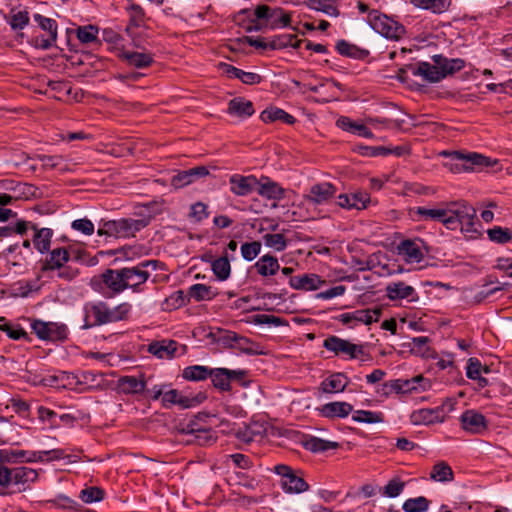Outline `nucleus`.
<instances>
[{
  "instance_id": "nucleus-32",
  "label": "nucleus",
  "mask_w": 512,
  "mask_h": 512,
  "mask_svg": "<svg viewBox=\"0 0 512 512\" xmlns=\"http://www.w3.org/2000/svg\"><path fill=\"white\" fill-rule=\"evenodd\" d=\"M198 404L195 398H190L181 394L176 389L166 391L162 397V405L165 408H170L172 405H178L182 409L194 407Z\"/></svg>"
},
{
  "instance_id": "nucleus-9",
  "label": "nucleus",
  "mask_w": 512,
  "mask_h": 512,
  "mask_svg": "<svg viewBox=\"0 0 512 512\" xmlns=\"http://www.w3.org/2000/svg\"><path fill=\"white\" fill-rule=\"evenodd\" d=\"M323 347L336 356H347L349 359H361L362 361L369 358L364 345H357L334 335L323 341Z\"/></svg>"
},
{
  "instance_id": "nucleus-40",
  "label": "nucleus",
  "mask_w": 512,
  "mask_h": 512,
  "mask_svg": "<svg viewBox=\"0 0 512 512\" xmlns=\"http://www.w3.org/2000/svg\"><path fill=\"white\" fill-rule=\"evenodd\" d=\"M260 118L264 123H273L276 121H280L285 124L292 125L296 121L294 116L276 107L267 108L264 111H262Z\"/></svg>"
},
{
  "instance_id": "nucleus-19",
  "label": "nucleus",
  "mask_w": 512,
  "mask_h": 512,
  "mask_svg": "<svg viewBox=\"0 0 512 512\" xmlns=\"http://www.w3.org/2000/svg\"><path fill=\"white\" fill-rule=\"evenodd\" d=\"M38 472L26 466L12 468L11 486H16L18 492L26 491L38 480Z\"/></svg>"
},
{
  "instance_id": "nucleus-45",
  "label": "nucleus",
  "mask_w": 512,
  "mask_h": 512,
  "mask_svg": "<svg viewBox=\"0 0 512 512\" xmlns=\"http://www.w3.org/2000/svg\"><path fill=\"white\" fill-rule=\"evenodd\" d=\"M189 300L192 298L195 301L212 300L216 297L217 292L211 286L205 284H194L188 289Z\"/></svg>"
},
{
  "instance_id": "nucleus-56",
  "label": "nucleus",
  "mask_w": 512,
  "mask_h": 512,
  "mask_svg": "<svg viewBox=\"0 0 512 512\" xmlns=\"http://www.w3.org/2000/svg\"><path fill=\"white\" fill-rule=\"evenodd\" d=\"M212 270L219 280H226L231 272L227 256L219 257L212 262Z\"/></svg>"
},
{
  "instance_id": "nucleus-15",
  "label": "nucleus",
  "mask_w": 512,
  "mask_h": 512,
  "mask_svg": "<svg viewBox=\"0 0 512 512\" xmlns=\"http://www.w3.org/2000/svg\"><path fill=\"white\" fill-rule=\"evenodd\" d=\"M381 312L382 309L380 307H375L373 309H359L339 315L338 320L345 325H349L351 328L358 323L370 325L371 323L379 320Z\"/></svg>"
},
{
  "instance_id": "nucleus-27",
  "label": "nucleus",
  "mask_w": 512,
  "mask_h": 512,
  "mask_svg": "<svg viewBox=\"0 0 512 512\" xmlns=\"http://www.w3.org/2000/svg\"><path fill=\"white\" fill-rule=\"evenodd\" d=\"M258 183L256 191L261 197L274 201H279L284 198L285 189L277 182H274L267 177H263L258 180Z\"/></svg>"
},
{
  "instance_id": "nucleus-7",
  "label": "nucleus",
  "mask_w": 512,
  "mask_h": 512,
  "mask_svg": "<svg viewBox=\"0 0 512 512\" xmlns=\"http://www.w3.org/2000/svg\"><path fill=\"white\" fill-rule=\"evenodd\" d=\"M157 263L155 260H145L136 266L122 268L126 289H131L135 293L142 292L143 284L149 279L151 271L156 270Z\"/></svg>"
},
{
  "instance_id": "nucleus-57",
  "label": "nucleus",
  "mask_w": 512,
  "mask_h": 512,
  "mask_svg": "<svg viewBox=\"0 0 512 512\" xmlns=\"http://www.w3.org/2000/svg\"><path fill=\"white\" fill-rule=\"evenodd\" d=\"M70 378L74 379L75 377L67 372H59V374L44 377L42 382L44 385L51 387H65L66 385L72 384Z\"/></svg>"
},
{
  "instance_id": "nucleus-35",
  "label": "nucleus",
  "mask_w": 512,
  "mask_h": 512,
  "mask_svg": "<svg viewBox=\"0 0 512 512\" xmlns=\"http://www.w3.org/2000/svg\"><path fill=\"white\" fill-rule=\"evenodd\" d=\"M73 33L75 34L79 42L83 45L97 46L100 44V39L98 37L99 28L95 25L88 24L78 26L73 30Z\"/></svg>"
},
{
  "instance_id": "nucleus-8",
  "label": "nucleus",
  "mask_w": 512,
  "mask_h": 512,
  "mask_svg": "<svg viewBox=\"0 0 512 512\" xmlns=\"http://www.w3.org/2000/svg\"><path fill=\"white\" fill-rule=\"evenodd\" d=\"M368 22L373 30L387 39L399 40L406 33L402 24L377 10L369 12Z\"/></svg>"
},
{
  "instance_id": "nucleus-44",
  "label": "nucleus",
  "mask_w": 512,
  "mask_h": 512,
  "mask_svg": "<svg viewBox=\"0 0 512 512\" xmlns=\"http://www.w3.org/2000/svg\"><path fill=\"white\" fill-rule=\"evenodd\" d=\"M233 349L247 355L264 354L263 348L259 343L253 342L251 339L239 334L237 335Z\"/></svg>"
},
{
  "instance_id": "nucleus-21",
  "label": "nucleus",
  "mask_w": 512,
  "mask_h": 512,
  "mask_svg": "<svg viewBox=\"0 0 512 512\" xmlns=\"http://www.w3.org/2000/svg\"><path fill=\"white\" fill-rule=\"evenodd\" d=\"M258 184V179L253 175L234 174L229 178L230 191L237 196L249 195Z\"/></svg>"
},
{
  "instance_id": "nucleus-55",
  "label": "nucleus",
  "mask_w": 512,
  "mask_h": 512,
  "mask_svg": "<svg viewBox=\"0 0 512 512\" xmlns=\"http://www.w3.org/2000/svg\"><path fill=\"white\" fill-rule=\"evenodd\" d=\"M430 477L435 481L446 482L453 480V471L445 462H439L433 466Z\"/></svg>"
},
{
  "instance_id": "nucleus-31",
  "label": "nucleus",
  "mask_w": 512,
  "mask_h": 512,
  "mask_svg": "<svg viewBox=\"0 0 512 512\" xmlns=\"http://www.w3.org/2000/svg\"><path fill=\"white\" fill-rule=\"evenodd\" d=\"M386 292L387 297L393 301L401 299L416 301L418 299L415 289L401 281L390 283L386 288Z\"/></svg>"
},
{
  "instance_id": "nucleus-53",
  "label": "nucleus",
  "mask_w": 512,
  "mask_h": 512,
  "mask_svg": "<svg viewBox=\"0 0 512 512\" xmlns=\"http://www.w3.org/2000/svg\"><path fill=\"white\" fill-rule=\"evenodd\" d=\"M228 77L240 79L245 84H256L261 81V76L257 73L245 72L235 66H229L227 69Z\"/></svg>"
},
{
  "instance_id": "nucleus-62",
  "label": "nucleus",
  "mask_w": 512,
  "mask_h": 512,
  "mask_svg": "<svg viewBox=\"0 0 512 512\" xmlns=\"http://www.w3.org/2000/svg\"><path fill=\"white\" fill-rule=\"evenodd\" d=\"M12 468L5 465L4 462L0 461V495H8L11 492L8 489L11 487L12 479Z\"/></svg>"
},
{
  "instance_id": "nucleus-6",
  "label": "nucleus",
  "mask_w": 512,
  "mask_h": 512,
  "mask_svg": "<svg viewBox=\"0 0 512 512\" xmlns=\"http://www.w3.org/2000/svg\"><path fill=\"white\" fill-rule=\"evenodd\" d=\"M89 285L93 291L106 297L119 295L126 290L122 268L106 269L101 274L93 276Z\"/></svg>"
},
{
  "instance_id": "nucleus-47",
  "label": "nucleus",
  "mask_w": 512,
  "mask_h": 512,
  "mask_svg": "<svg viewBox=\"0 0 512 512\" xmlns=\"http://www.w3.org/2000/svg\"><path fill=\"white\" fill-rule=\"evenodd\" d=\"M119 57L121 60H126L130 64L145 65L151 64L152 62L150 54H147L144 51L121 50L119 52Z\"/></svg>"
},
{
  "instance_id": "nucleus-28",
  "label": "nucleus",
  "mask_w": 512,
  "mask_h": 512,
  "mask_svg": "<svg viewBox=\"0 0 512 512\" xmlns=\"http://www.w3.org/2000/svg\"><path fill=\"white\" fill-rule=\"evenodd\" d=\"M289 284L296 290L314 291L324 285L325 280H322L317 274H303L290 277Z\"/></svg>"
},
{
  "instance_id": "nucleus-36",
  "label": "nucleus",
  "mask_w": 512,
  "mask_h": 512,
  "mask_svg": "<svg viewBox=\"0 0 512 512\" xmlns=\"http://www.w3.org/2000/svg\"><path fill=\"white\" fill-rule=\"evenodd\" d=\"M32 229L34 231L32 241L35 249L42 254L48 252L51 246L53 230L50 228H38L36 225H32Z\"/></svg>"
},
{
  "instance_id": "nucleus-38",
  "label": "nucleus",
  "mask_w": 512,
  "mask_h": 512,
  "mask_svg": "<svg viewBox=\"0 0 512 512\" xmlns=\"http://www.w3.org/2000/svg\"><path fill=\"white\" fill-rule=\"evenodd\" d=\"M348 384L347 377L343 373H334L320 384V389L324 393L343 392Z\"/></svg>"
},
{
  "instance_id": "nucleus-34",
  "label": "nucleus",
  "mask_w": 512,
  "mask_h": 512,
  "mask_svg": "<svg viewBox=\"0 0 512 512\" xmlns=\"http://www.w3.org/2000/svg\"><path fill=\"white\" fill-rule=\"evenodd\" d=\"M34 21L48 33V38L43 40L40 46L42 48L50 47L57 38V23L55 20L45 17L41 14H34Z\"/></svg>"
},
{
  "instance_id": "nucleus-63",
  "label": "nucleus",
  "mask_w": 512,
  "mask_h": 512,
  "mask_svg": "<svg viewBox=\"0 0 512 512\" xmlns=\"http://www.w3.org/2000/svg\"><path fill=\"white\" fill-rule=\"evenodd\" d=\"M489 239L493 242L504 244L512 239V233L508 228L495 226L487 231Z\"/></svg>"
},
{
  "instance_id": "nucleus-23",
  "label": "nucleus",
  "mask_w": 512,
  "mask_h": 512,
  "mask_svg": "<svg viewBox=\"0 0 512 512\" xmlns=\"http://www.w3.org/2000/svg\"><path fill=\"white\" fill-rule=\"evenodd\" d=\"M209 174V170L205 166H196L187 170L179 171L171 180L173 187L179 189L194 183L200 178Z\"/></svg>"
},
{
  "instance_id": "nucleus-41",
  "label": "nucleus",
  "mask_w": 512,
  "mask_h": 512,
  "mask_svg": "<svg viewBox=\"0 0 512 512\" xmlns=\"http://www.w3.org/2000/svg\"><path fill=\"white\" fill-rule=\"evenodd\" d=\"M255 268L261 276L267 277L275 275L280 265L276 257L266 254L257 260Z\"/></svg>"
},
{
  "instance_id": "nucleus-22",
  "label": "nucleus",
  "mask_w": 512,
  "mask_h": 512,
  "mask_svg": "<svg viewBox=\"0 0 512 512\" xmlns=\"http://www.w3.org/2000/svg\"><path fill=\"white\" fill-rule=\"evenodd\" d=\"M412 215L417 221H437L445 226L446 223V202L440 203L437 207H415Z\"/></svg>"
},
{
  "instance_id": "nucleus-59",
  "label": "nucleus",
  "mask_w": 512,
  "mask_h": 512,
  "mask_svg": "<svg viewBox=\"0 0 512 512\" xmlns=\"http://www.w3.org/2000/svg\"><path fill=\"white\" fill-rule=\"evenodd\" d=\"M0 330L6 332L8 337L13 340L29 339L28 333L19 324L5 322L0 324Z\"/></svg>"
},
{
  "instance_id": "nucleus-2",
  "label": "nucleus",
  "mask_w": 512,
  "mask_h": 512,
  "mask_svg": "<svg viewBox=\"0 0 512 512\" xmlns=\"http://www.w3.org/2000/svg\"><path fill=\"white\" fill-rule=\"evenodd\" d=\"M446 223L448 230H460L468 238H477L479 235L476 209L465 200L446 202Z\"/></svg>"
},
{
  "instance_id": "nucleus-42",
  "label": "nucleus",
  "mask_w": 512,
  "mask_h": 512,
  "mask_svg": "<svg viewBox=\"0 0 512 512\" xmlns=\"http://www.w3.org/2000/svg\"><path fill=\"white\" fill-rule=\"evenodd\" d=\"M237 333L225 329L218 328L215 331H211L208 337L212 342L222 346L223 348L233 349Z\"/></svg>"
},
{
  "instance_id": "nucleus-33",
  "label": "nucleus",
  "mask_w": 512,
  "mask_h": 512,
  "mask_svg": "<svg viewBox=\"0 0 512 512\" xmlns=\"http://www.w3.org/2000/svg\"><path fill=\"white\" fill-rule=\"evenodd\" d=\"M227 112L239 118H248L255 113L253 103L242 97H236L229 101Z\"/></svg>"
},
{
  "instance_id": "nucleus-18",
  "label": "nucleus",
  "mask_w": 512,
  "mask_h": 512,
  "mask_svg": "<svg viewBox=\"0 0 512 512\" xmlns=\"http://www.w3.org/2000/svg\"><path fill=\"white\" fill-rule=\"evenodd\" d=\"M462 428L471 434H482L488 428V422L483 414L468 409L464 411L460 417Z\"/></svg>"
},
{
  "instance_id": "nucleus-43",
  "label": "nucleus",
  "mask_w": 512,
  "mask_h": 512,
  "mask_svg": "<svg viewBox=\"0 0 512 512\" xmlns=\"http://www.w3.org/2000/svg\"><path fill=\"white\" fill-rule=\"evenodd\" d=\"M410 4L419 9L441 14L449 9L451 0H410Z\"/></svg>"
},
{
  "instance_id": "nucleus-25",
  "label": "nucleus",
  "mask_w": 512,
  "mask_h": 512,
  "mask_svg": "<svg viewBox=\"0 0 512 512\" xmlns=\"http://www.w3.org/2000/svg\"><path fill=\"white\" fill-rule=\"evenodd\" d=\"M337 205L347 210H362L367 208L370 196L366 192L358 191L351 194H340L337 197Z\"/></svg>"
},
{
  "instance_id": "nucleus-58",
  "label": "nucleus",
  "mask_w": 512,
  "mask_h": 512,
  "mask_svg": "<svg viewBox=\"0 0 512 512\" xmlns=\"http://www.w3.org/2000/svg\"><path fill=\"white\" fill-rule=\"evenodd\" d=\"M104 491L95 486L87 487L80 491L79 498L86 504L99 502L104 498Z\"/></svg>"
},
{
  "instance_id": "nucleus-5",
  "label": "nucleus",
  "mask_w": 512,
  "mask_h": 512,
  "mask_svg": "<svg viewBox=\"0 0 512 512\" xmlns=\"http://www.w3.org/2000/svg\"><path fill=\"white\" fill-rule=\"evenodd\" d=\"M149 220L145 218H121L118 220L106 221L98 229L99 236H109L115 238L134 237L137 232L145 228Z\"/></svg>"
},
{
  "instance_id": "nucleus-37",
  "label": "nucleus",
  "mask_w": 512,
  "mask_h": 512,
  "mask_svg": "<svg viewBox=\"0 0 512 512\" xmlns=\"http://www.w3.org/2000/svg\"><path fill=\"white\" fill-rule=\"evenodd\" d=\"M335 48L340 55L355 60L363 61L369 55V51L367 49L360 48L346 40L337 41Z\"/></svg>"
},
{
  "instance_id": "nucleus-24",
  "label": "nucleus",
  "mask_w": 512,
  "mask_h": 512,
  "mask_svg": "<svg viewBox=\"0 0 512 512\" xmlns=\"http://www.w3.org/2000/svg\"><path fill=\"white\" fill-rule=\"evenodd\" d=\"M445 418L442 408H422L413 411L410 415V421L414 425H430L438 422H443Z\"/></svg>"
},
{
  "instance_id": "nucleus-3",
  "label": "nucleus",
  "mask_w": 512,
  "mask_h": 512,
  "mask_svg": "<svg viewBox=\"0 0 512 512\" xmlns=\"http://www.w3.org/2000/svg\"><path fill=\"white\" fill-rule=\"evenodd\" d=\"M291 24V14L285 12L280 7H270L268 5H258L254 10L247 31H260L265 28L275 29L278 27H288Z\"/></svg>"
},
{
  "instance_id": "nucleus-46",
  "label": "nucleus",
  "mask_w": 512,
  "mask_h": 512,
  "mask_svg": "<svg viewBox=\"0 0 512 512\" xmlns=\"http://www.w3.org/2000/svg\"><path fill=\"white\" fill-rule=\"evenodd\" d=\"M230 373L229 369L226 368H216L212 369V373L210 378L213 382V385L216 388H219L223 391L230 390Z\"/></svg>"
},
{
  "instance_id": "nucleus-61",
  "label": "nucleus",
  "mask_w": 512,
  "mask_h": 512,
  "mask_svg": "<svg viewBox=\"0 0 512 512\" xmlns=\"http://www.w3.org/2000/svg\"><path fill=\"white\" fill-rule=\"evenodd\" d=\"M29 20V13L27 11H18L15 13L12 11L8 23L12 30L17 31L24 29L29 24Z\"/></svg>"
},
{
  "instance_id": "nucleus-50",
  "label": "nucleus",
  "mask_w": 512,
  "mask_h": 512,
  "mask_svg": "<svg viewBox=\"0 0 512 512\" xmlns=\"http://www.w3.org/2000/svg\"><path fill=\"white\" fill-rule=\"evenodd\" d=\"M352 420L357 423L374 424L384 421L383 413L368 410H353Z\"/></svg>"
},
{
  "instance_id": "nucleus-64",
  "label": "nucleus",
  "mask_w": 512,
  "mask_h": 512,
  "mask_svg": "<svg viewBox=\"0 0 512 512\" xmlns=\"http://www.w3.org/2000/svg\"><path fill=\"white\" fill-rule=\"evenodd\" d=\"M459 159H465V163L469 171H473L477 167L488 166L489 164L488 159L485 156L475 152L464 154V157Z\"/></svg>"
},
{
  "instance_id": "nucleus-14",
  "label": "nucleus",
  "mask_w": 512,
  "mask_h": 512,
  "mask_svg": "<svg viewBox=\"0 0 512 512\" xmlns=\"http://www.w3.org/2000/svg\"><path fill=\"white\" fill-rule=\"evenodd\" d=\"M245 40L248 42L250 46H253L261 50H276L285 48L287 46L297 48L299 47L300 44V41L297 40L296 36L292 34L276 36L273 37L271 40H267L266 38L263 37L247 36L245 37Z\"/></svg>"
},
{
  "instance_id": "nucleus-51",
  "label": "nucleus",
  "mask_w": 512,
  "mask_h": 512,
  "mask_svg": "<svg viewBox=\"0 0 512 512\" xmlns=\"http://www.w3.org/2000/svg\"><path fill=\"white\" fill-rule=\"evenodd\" d=\"M305 447L306 449L314 453H317L337 449L339 447V443L312 437L311 439L306 441Z\"/></svg>"
},
{
  "instance_id": "nucleus-12",
  "label": "nucleus",
  "mask_w": 512,
  "mask_h": 512,
  "mask_svg": "<svg viewBox=\"0 0 512 512\" xmlns=\"http://www.w3.org/2000/svg\"><path fill=\"white\" fill-rule=\"evenodd\" d=\"M273 471L281 476V487L289 494H298L307 491L309 485L307 482L288 465L278 464Z\"/></svg>"
},
{
  "instance_id": "nucleus-20",
  "label": "nucleus",
  "mask_w": 512,
  "mask_h": 512,
  "mask_svg": "<svg viewBox=\"0 0 512 512\" xmlns=\"http://www.w3.org/2000/svg\"><path fill=\"white\" fill-rule=\"evenodd\" d=\"M318 414L330 420L343 419L353 412V406L345 401H332L316 408Z\"/></svg>"
},
{
  "instance_id": "nucleus-4",
  "label": "nucleus",
  "mask_w": 512,
  "mask_h": 512,
  "mask_svg": "<svg viewBox=\"0 0 512 512\" xmlns=\"http://www.w3.org/2000/svg\"><path fill=\"white\" fill-rule=\"evenodd\" d=\"M66 456L63 449L29 451L9 448L0 450V461L5 464L54 461L64 459Z\"/></svg>"
},
{
  "instance_id": "nucleus-30",
  "label": "nucleus",
  "mask_w": 512,
  "mask_h": 512,
  "mask_svg": "<svg viewBox=\"0 0 512 512\" xmlns=\"http://www.w3.org/2000/svg\"><path fill=\"white\" fill-rule=\"evenodd\" d=\"M117 387L120 392L127 395L142 394L146 390V381L143 376H122L117 381Z\"/></svg>"
},
{
  "instance_id": "nucleus-54",
  "label": "nucleus",
  "mask_w": 512,
  "mask_h": 512,
  "mask_svg": "<svg viewBox=\"0 0 512 512\" xmlns=\"http://www.w3.org/2000/svg\"><path fill=\"white\" fill-rule=\"evenodd\" d=\"M429 505L430 501L426 497L419 496L407 499L403 503L402 509L405 512H425L428 510Z\"/></svg>"
},
{
  "instance_id": "nucleus-49",
  "label": "nucleus",
  "mask_w": 512,
  "mask_h": 512,
  "mask_svg": "<svg viewBox=\"0 0 512 512\" xmlns=\"http://www.w3.org/2000/svg\"><path fill=\"white\" fill-rule=\"evenodd\" d=\"M129 14V25L126 30L131 31L132 27H142L145 24V12L143 8L138 4H131L127 8Z\"/></svg>"
},
{
  "instance_id": "nucleus-52",
  "label": "nucleus",
  "mask_w": 512,
  "mask_h": 512,
  "mask_svg": "<svg viewBox=\"0 0 512 512\" xmlns=\"http://www.w3.org/2000/svg\"><path fill=\"white\" fill-rule=\"evenodd\" d=\"M38 160L42 163L44 169H58L65 171L67 164L61 155H38Z\"/></svg>"
},
{
  "instance_id": "nucleus-60",
  "label": "nucleus",
  "mask_w": 512,
  "mask_h": 512,
  "mask_svg": "<svg viewBox=\"0 0 512 512\" xmlns=\"http://www.w3.org/2000/svg\"><path fill=\"white\" fill-rule=\"evenodd\" d=\"M443 155H449L450 156V162L446 163V166L454 173H460L463 171H469L466 166L465 159H458L461 157H464V153L461 152H453V153H447L443 152Z\"/></svg>"
},
{
  "instance_id": "nucleus-48",
  "label": "nucleus",
  "mask_w": 512,
  "mask_h": 512,
  "mask_svg": "<svg viewBox=\"0 0 512 512\" xmlns=\"http://www.w3.org/2000/svg\"><path fill=\"white\" fill-rule=\"evenodd\" d=\"M212 369L206 366L194 365L188 366L183 370V377L190 381H201L210 377Z\"/></svg>"
},
{
  "instance_id": "nucleus-17",
  "label": "nucleus",
  "mask_w": 512,
  "mask_h": 512,
  "mask_svg": "<svg viewBox=\"0 0 512 512\" xmlns=\"http://www.w3.org/2000/svg\"><path fill=\"white\" fill-rule=\"evenodd\" d=\"M427 380L422 375L414 376L410 379H395L384 384V387L390 392L411 393L419 388L425 390Z\"/></svg>"
},
{
  "instance_id": "nucleus-39",
  "label": "nucleus",
  "mask_w": 512,
  "mask_h": 512,
  "mask_svg": "<svg viewBox=\"0 0 512 512\" xmlns=\"http://www.w3.org/2000/svg\"><path fill=\"white\" fill-rule=\"evenodd\" d=\"M337 127L340 129L350 132L352 134H356L358 136L364 137V138H372L373 133L369 128H367L365 125L360 124L358 122H355L351 120L349 117L341 116L337 122Z\"/></svg>"
},
{
  "instance_id": "nucleus-11",
  "label": "nucleus",
  "mask_w": 512,
  "mask_h": 512,
  "mask_svg": "<svg viewBox=\"0 0 512 512\" xmlns=\"http://www.w3.org/2000/svg\"><path fill=\"white\" fill-rule=\"evenodd\" d=\"M428 253V247L421 238L402 240L397 246V254L409 264L420 263Z\"/></svg>"
},
{
  "instance_id": "nucleus-29",
  "label": "nucleus",
  "mask_w": 512,
  "mask_h": 512,
  "mask_svg": "<svg viewBox=\"0 0 512 512\" xmlns=\"http://www.w3.org/2000/svg\"><path fill=\"white\" fill-rule=\"evenodd\" d=\"M70 259L66 248L58 247L50 251L49 255L42 262L41 270L43 272L53 271L62 268Z\"/></svg>"
},
{
  "instance_id": "nucleus-26",
  "label": "nucleus",
  "mask_w": 512,
  "mask_h": 512,
  "mask_svg": "<svg viewBox=\"0 0 512 512\" xmlns=\"http://www.w3.org/2000/svg\"><path fill=\"white\" fill-rule=\"evenodd\" d=\"M179 345L175 340L163 339L148 345V352L159 359H172L177 355Z\"/></svg>"
},
{
  "instance_id": "nucleus-1",
  "label": "nucleus",
  "mask_w": 512,
  "mask_h": 512,
  "mask_svg": "<svg viewBox=\"0 0 512 512\" xmlns=\"http://www.w3.org/2000/svg\"><path fill=\"white\" fill-rule=\"evenodd\" d=\"M131 310L132 305L128 302H122L114 307H110L104 301L87 302L83 307L84 323L82 329L127 320Z\"/></svg>"
},
{
  "instance_id": "nucleus-16",
  "label": "nucleus",
  "mask_w": 512,
  "mask_h": 512,
  "mask_svg": "<svg viewBox=\"0 0 512 512\" xmlns=\"http://www.w3.org/2000/svg\"><path fill=\"white\" fill-rule=\"evenodd\" d=\"M336 188L329 182L314 184L304 197L312 205L328 204L335 196Z\"/></svg>"
},
{
  "instance_id": "nucleus-10",
  "label": "nucleus",
  "mask_w": 512,
  "mask_h": 512,
  "mask_svg": "<svg viewBox=\"0 0 512 512\" xmlns=\"http://www.w3.org/2000/svg\"><path fill=\"white\" fill-rule=\"evenodd\" d=\"M462 66H406V69L399 70V78L404 81V74L411 72L414 76H419L424 82H439L448 75L458 72Z\"/></svg>"
},
{
  "instance_id": "nucleus-13",
  "label": "nucleus",
  "mask_w": 512,
  "mask_h": 512,
  "mask_svg": "<svg viewBox=\"0 0 512 512\" xmlns=\"http://www.w3.org/2000/svg\"><path fill=\"white\" fill-rule=\"evenodd\" d=\"M31 328L41 340L62 341L68 336V328L63 323L35 319L31 322Z\"/></svg>"
}]
</instances>
